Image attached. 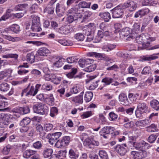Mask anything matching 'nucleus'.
Instances as JSON below:
<instances>
[{"label":"nucleus","instance_id":"f257e3e1","mask_svg":"<svg viewBox=\"0 0 159 159\" xmlns=\"http://www.w3.org/2000/svg\"><path fill=\"white\" fill-rule=\"evenodd\" d=\"M68 17L66 18V21L69 23H71L74 20H75L78 18L82 17V11L79 8H72L68 11Z\"/></svg>","mask_w":159,"mask_h":159},{"label":"nucleus","instance_id":"f03ea898","mask_svg":"<svg viewBox=\"0 0 159 159\" xmlns=\"http://www.w3.org/2000/svg\"><path fill=\"white\" fill-rule=\"evenodd\" d=\"M33 110L36 113L42 115H46L48 111V108L45 104L39 103L34 106Z\"/></svg>","mask_w":159,"mask_h":159},{"label":"nucleus","instance_id":"7ed1b4c3","mask_svg":"<svg viewBox=\"0 0 159 159\" xmlns=\"http://www.w3.org/2000/svg\"><path fill=\"white\" fill-rule=\"evenodd\" d=\"M31 18L32 20L31 29L34 32L40 31L41 28L40 27L39 18L34 15H31Z\"/></svg>","mask_w":159,"mask_h":159},{"label":"nucleus","instance_id":"20e7f679","mask_svg":"<svg viewBox=\"0 0 159 159\" xmlns=\"http://www.w3.org/2000/svg\"><path fill=\"white\" fill-rule=\"evenodd\" d=\"M148 107L145 103L140 102L138 104L135 111V115L137 117L139 118L143 113H145L148 110Z\"/></svg>","mask_w":159,"mask_h":159},{"label":"nucleus","instance_id":"39448f33","mask_svg":"<svg viewBox=\"0 0 159 159\" xmlns=\"http://www.w3.org/2000/svg\"><path fill=\"white\" fill-rule=\"evenodd\" d=\"M131 156L133 159H143L147 155V152L145 151H141L140 152L132 151L131 152Z\"/></svg>","mask_w":159,"mask_h":159},{"label":"nucleus","instance_id":"423d86ee","mask_svg":"<svg viewBox=\"0 0 159 159\" xmlns=\"http://www.w3.org/2000/svg\"><path fill=\"white\" fill-rule=\"evenodd\" d=\"M62 133L60 132H56L54 133L49 134L47 136L49 139V143L51 145L54 144L58 139L61 135Z\"/></svg>","mask_w":159,"mask_h":159},{"label":"nucleus","instance_id":"0eeeda50","mask_svg":"<svg viewBox=\"0 0 159 159\" xmlns=\"http://www.w3.org/2000/svg\"><path fill=\"white\" fill-rule=\"evenodd\" d=\"M122 7L123 8H128L129 10L131 11L136 9L137 5L135 2L132 0H129L124 3Z\"/></svg>","mask_w":159,"mask_h":159},{"label":"nucleus","instance_id":"6e6552de","mask_svg":"<svg viewBox=\"0 0 159 159\" xmlns=\"http://www.w3.org/2000/svg\"><path fill=\"white\" fill-rule=\"evenodd\" d=\"M126 148H127V146L126 144H118L115 147V149L120 155L123 156L125 155L127 152Z\"/></svg>","mask_w":159,"mask_h":159},{"label":"nucleus","instance_id":"1a4fd4ad","mask_svg":"<svg viewBox=\"0 0 159 159\" xmlns=\"http://www.w3.org/2000/svg\"><path fill=\"white\" fill-rule=\"evenodd\" d=\"M112 17L113 18L121 17L124 13V10L120 7H117L112 10Z\"/></svg>","mask_w":159,"mask_h":159},{"label":"nucleus","instance_id":"9d476101","mask_svg":"<svg viewBox=\"0 0 159 159\" xmlns=\"http://www.w3.org/2000/svg\"><path fill=\"white\" fill-rule=\"evenodd\" d=\"M4 99L7 100V98L3 96L0 95V108H1L0 109V111L10 110V108L8 107L3 108L7 107L8 105V102L4 101Z\"/></svg>","mask_w":159,"mask_h":159},{"label":"nucleus","instance_id":"9b49d317","mask_svg":"<svg viewBox=\"0 0 159 159\" xmlns=\"http://www.w3.org/2000/svg\"><path fill=\"white\" fill-rule=\"evenodd\" d=\"M85 36H87V40L88 41L90 42L92 41L93 38V34L91 32V29L89 27L86 29H84L83 30V34Z\"/></svg>","mask_w":159,"mask_h":159},{"label":"nucleus","instance_id":"f8f14e48","mask_svg":"<svg viewBox=\"0 0 159 159\" xmlns=\"http://www.w3.org/2000/svg\"><path fill=\"white\" fill-rule=\"evenodd\" d=\"M130 143L137 150H139L140 151H143L144 149L143 147L146 144H148L146 143L145 142L143 141L140 143L135 142L134 141H130Z\"/></svg>","mask_w":159,"mask_h":159},{"label":"nucleus","instance_id":"ddd939ff","mask_svg":"<svg viewBox=\"0 0 159 159\" xmlns=\"http://www.w3.org/2000/svg\"><path fill=\"white\" fill-rule=\"evenodd\" d=\"M28 7L27 4H20L16 5L14 8V10L15 11H19L26 13V10Z\"/></svg>","mask_w":159,"mask_h":159},{"label":"nucleus","instance_id":"4468645a","mask_svg":"<svg viewBox=\"0 0 159 159\" xmlns=\"http://www.w3.org/2000/svg\"><path fill=\"white\" fill-rule=\"evenodd\" d=\"M124 125V127L127 128H129L133 127L134 125V123L133 121H129V119L126 117H125L123 119Z\"/></svg>","mask_w":159,"mask_h":159},{"label":"nucleus","instance_id":"2eb2a0df","mask_svg":"<svg viewBox=\"0 0 159 159\" xmlns=\"http://www.w3.org/2000/svg\"><path fill=\"white\" fill-rule=\"evenodd\" d=\"M53 150L49 148H45L43 150V155L44 158L49 157L53 153Z\"/></svg>","mask_w":159,"mask_h":159},{"label":"nucleus","instance_id":"dca6fc26","mask_svg":"<svg viewBox=\"0 0 159 159\" xmlns=\"http://www.w3.org/2000/svg\"><path fill=\"white\" fill-rule=\"evenodd\" d=\"M119 100L121 102V103L125 105L129 104V101L125 94L121 93L119 96Z\"/></svg>","mask_w":159,"mask_h":159},{"label":"nucleus","instance_id":"f3484780","mask_svg":"<svg viewBox=\"0 0 159 159\" xmlns=\"http://www.w3.org/2000/svg\"><path fill=\"white\" fill-rule=\"evenodd\" d=\"M39 55L45 56L50 53L49 50L46 48H40L37 51Z\"/></svg>","mask_w":159,"mask_h":159},{"label":"nucleus","instance_id":"a211bd4d","mask_svg":"<svg viewBox=\"0 0 159 159\" xmlns=\"http://www.w3.org/2000/svg\"><path fill=\"white\" fill-rule=\"evenodd\" d=\"M91 3L90 2H87L85 1H82L80 2L78 4V7H74L73 8H79L80 10L82 11V8H89Z\"/></svg>","mask_w":159,"mask_h":159},{"label":"nucleus","instance_id":"6ab92c4d","mask_svg":"<svg viewBox=\"0 0 159 159\" xmlns=\"http://www.w3.org/2000/svg\"><path fill=\"white\" fill-rule=\"evenodd\" d=\"M114 128L111 126H105L102 129L100 133L105 134L107 135L110 134L111 131H113Z\"/></svg>","mask_w":159,"mask_h":159},{"label":"nucleus","instance_id":"aec40b11","mask_svg":"<svg viewBox=\"0 0 159 159\" xmlns=\"http://www.w3.org/2000/svg\"><path fill=\"white\" fill-rule=\"evenodd\" d=\"M69 157L71 159H77L79 157V154L76 151H75L73 149L70 150L69 152Z\"/></svg>","mask_w":159,"mask_h":159},{"label":"nucleus","instance_id":"412c9836","mask_svg":"<svg viewBox=\"0 0 159 159\" xmlns=\"http://www.w3.org/2000/svg\"><path fill=\"white\" fill-rule=\"evenodd\" d=\"M99 16L103 20L107 22L111 19L110 14L108 12H105L103 13H100Z\"/></svg>","mask_w":159,"mask_h":159},{"label":"nucleus","instance_id":"4be33fe9","mask_svg":"<svg viewBox=\"0 0 159 159\" xmlns=\"http://www.w3.org/2000/svg\"><path fill=\"white\" fill-rule=\"evenodd\" d=\"M64 10L63 7L62 5L58 3L57 4L56 11L58 15L62 16V14L63 13Z\"/></svg>","mask_w":159,"mask_h":159},{"label":"nucleus","instance_id":"5701e85b","mask_svg":"<svg viewBox=\"0 0 159 159\" xmlns=\"http://www.w3.org/2000/svg\"><path fill=\"white\" fill-rule=\"evenodd\" d=\"M44 77L45 80L47 81H53L57 79L60 81L59 79L57 78L56 75L54 74H47L45 75Z\"/></svg>","mask_w":159,"mask_h":159},{"label":"nucleus","instance_id":"b1692460","mask_svg":"<svg viewBox=\"0 0 159 159\" xmlns=\"http://www.w3.org/2000/svg\"><path fill=\"white\" fill-rule=\"evenodd\" d=\"M83 93L84 92L83 91L80 93V95L74 98L72 101L75 102L82 104L83 102Z\"/></svg>","mask_w":159,"mask_h":159},{"label":"nucleus","instance_id":"393cba45","mask_svg":"<svg viewBox=\"0 0 159 159\" xmlns=\"http://www.w3.org/2000/svg\"><path fill=\"white\" fill-rule=\"evenodd\" d=\"M150 104L154 109L157 111L159 110V102L157 100L154 99L152 100L150 102Z\"/></svg>","mask_w":159,"mask_h":159},{"label":"nucleus","instance_id":"a878e982","mask_svg":"<svg viewBox=\"0 0 159 159\" xmlns=\"http://www.w3.org/2000/svg\"><path fill=\"white\" fill-rule=\"evenodd\" d=\"M148 121L147 120H139L137 121L135 123L136 125L139 127H144L148 125Z\"/></svg>","mask_w":159,"mask_h":159},{"label":"nucleus","instance_id":"bb28decb","mask_svg":"<svg viewBox=\"0 0 159 159\" xmlns=\"http://www.w3.org/2000/svg\"><path fill=\"white\" fill-rule=\"evenodd\" d=\"M130 31L129 28L123 29L120 32V36L127 37L130 34Z\"/></svg>","mask_w":159,"mask_h":159},{"label":"nucleus","instance_id":"cd10ccee","mask_svg":"<svg viewBox=\"0 0 159 159\" xmlns=\"http://www.w3.org/2000/svg\"><path fill=\"white\" fill-rule=\"evenodd\" d=\"M35 151L32 150H27L25 151L23 153V156L26 158H28L30 157L32 154H34Z\"/></svg>","mask_w":159,"mask_h":159},{"label":"nucleus","instance_id":"c85d7f7f","mask_svg":"<svg viewBox=\"0 0 159 159\" xmlns=\"http://www.w3.org/2000/svg\"><path fill=\"white\" fill-rule=\"evenodd\" d=\"M58 32L62 34L66 35L69 33L70 31L68 28L62 26L58 30Z\"/></svg>","mask_w":159,"mask_h":159},{"label":"nucleus","instance_id":"c756f323","mask_svg":"<svg viewBox=\"0 0 159 159\" xmlns=\"http://www.w3.org/2000/svg\"><path fill=\"white\" fill-rule=\"evenodd\" d=\"M93 93L92 92H87L84 97V100L86 102H89L91 100L93 97Z\"/></svg>","mask_w":159,"mask_h":159},{"label":"nucleus","instance_id":"7c9ffc66","mask_svg":"<svg viewBox=\"0 0 159 159\" xmlns=\"http://www.w3.org/2000/svg\"><path fill=\"white\" fill-rule=\"evenodd\" d=\"M9 88V85L6 83H3L0 85V90L2 91H7Z\"/></svg>","mask_w":159,"mask_h":159},{"label":"nucleus","instance_id":"2f4dec72","mask_svg":"<svg viewBox=\"0 0 159 159\" xmlns=\"http://www.w3.org/2000/svg\"><path fill=\"white\" fill-rule=\"evenodd\" d=\"M87 54L88 56L95 57L100 60L102 59V57H103V55L101 53L94 52H89Z\"/></svg>","mask_w":159,"mask_h":159},{"label":"nucleus","instance_id":"473e14b6","mask_svg":"<svg viewBox=\"0 0 159 159\" xmlns=\"http://www.w3.org/2000/svg\"><path fill=\"white\" fill-rule=\"evenodd\" d=\"M101 60H103L106 61V62L105 63V65L107 66H111V64L112 63L113 60L110 59L108 57H106L104 54L103 55V57H102V59Z\"/></svg>","mask_w":159,"mask_h":159},{"label":"nucleus","instance_id":"72a5a7b5","mask_svg":"<svg viewBox=\"0 0 159 159\" xmlns=\"http://www.w3.org/2000/svg\"><path fill=\"white\" fill-rule=\"evenodd\" d=\"M30 119L28 117H26L20 121V125L21 126H25L28 125L30 122Z\"/></svg>","mask_w":159,"mask_h":159},{"label":"nucleus","instance_id":"f704fd0d","mask_svg":"<svg viewBox=\"0 0 159 159\" xmlns=\"http://www.w3.org/2000/svg\"><path fill=\"white\" fill-rule=\"evenodd\" d=\"M99 155L100 159H108L107 153L103 150L99 151Z\"/></svg>","mask_w":159,"mask_h":159},{"label":"nucleus","instance_id":"c9c22d12","mask_svg":"<svg viewBox=\"0 0 159 159\" xmlns=\"http://www.w3.org/2000/svg\"><path fill=\"white\" fill-rule=\"evenodd\" d=\"M12 16L11 14L10 13V12L7 11L6 13L0 18V21L2 20L5 21Z\"/></svg>","mask_w":159,"mask_h":159},{"label":"nucleus","instance_id":"e433bc0d","mask_svg":"<svg viewBox=\"0 0 159 159\" xmlns=\"http://www.w3.org/2000/svg\"><path fill=\"white\" fill-rule=\"evenodd\" d=\"M113 81V79L111 78L106 77L102 79V82L104 83L105 85H108L112 83Z\"/></svg>","mask_w":159,"mask_h":159},{"label":"nucleus","instance_id":"4c0bfd02","mask_svg":"<svg viewBox=\"0 0 159 159\" xmlns=\"http://www.w3.org/2000/svg\"><path fill=\"white\" fill-rule=\"evenodd\" d=\"M11 30L16 33H18L20 31L19 26L17 24L12 25L10 28Z\"/></svg>","mask_w":159,"mask_h":159},{"label":"nucleus","instance_id":"58836bf2","mask_svg":"<svg viewBox=\"0 0 159 159\" xmlns=\"http://www.w3.org/2000/svg\"><path fill=\"white\" fill-rule=\"evenodd\" d=\"M26 59L27 61L31 63H33L34 61L35 56L33 53H28L26 56Z\"/></svg>","mask_w":159,"mask_h":159},{"label":"nucleus","instance_id":"ea45409f","mask_svg":"<svg viewBox=\"0 0 159 159\" xmlns=\"http://www.w3.org/2000/svg\"><path fill=\"white\" fill-rule=\"evenodd\" d=\"M96 66L95 64H92L87 66L85 69V70L88 72H91L94 70L96 68Z\"/></svg>","mask_w":159,"mask_h":159},{"label":"nucleus","instance_id":"a19ab883","mask_svg":"<svg viewBox=\"0 0 159 159\" xmlns=\"http://www.w3.org/2000/svg\"><path fill=\"white\" fill-rule=\"evenodd\" d=\"M36 130L39 132V134L41 136H44L46 134V133L43 131V127L40 125H38L36 126Z\"/></svg>","mask_w":159,"mask_h":159},{"label":"nucleus","instance_id":"79ce46f5","mask_svg":"<svg viewBox=\"0 0 159 159\" xmlns=\"http://www.w3.org/2000/svg\"><path fill=\"white\" fill-rule=\"evenodd\" d=\"M61 140L63 142L64 147H65L68 145L69 143L70 138L68 136H65L63 137Z\"/></svg>","mask_w":159,"mask_h":159},{"label":"nucleus","instance_id":"37998d69","mask_svg":"<svg viewBox=\"0 0 159 159\" xmlns=\"http://www.w3.org/2000/svg\"><path fill=\"white\" fill-rule=\"evenodd\" d=\"M3 35V37L8 40L10 41H11L13 42H14L16 41L19 39V38H18L17 37L13 38L10 35H6V34H2Z\"/></svg>","mask_w":159,"mask_h":159},{"label":"nucleus","instance_id":"c03bdc74","mask_svg":"<svg viewBox=\"0 0 159 159\" xmlns=\"http://www.w3.org/2000/svg\"><path fill=\"white\" fill-rule=\"evenodd\" d=\"M92 141L91 139L89 138L86 139L83 142V144L85 146H88L89 148H91L92 145Z\"/></svg>","mask_w":159,"mask_h":159},{"label":"nucleus","instance_id":"a18cd8bd","mask_svg":"<svg viewBox=\"0 0 159 159\" xmlns=\"http://www.w3.org/2000/svg\"><path fill=\"white\" fill-rule=\"evenodd\" d=\"M8 116L7 114H0V125H1L8 118Z\"/></svg>","mask_w":159,"mask_h":159},{"label":"nucleus","instance_id":"49530a36","mask_svg":"<svg viewBox=\"0 0 159 159\" xmlns=\"http://www.w3.org/2000/svg\"><path fill=\"white\" fill-rule=\"evenodd\" d=\"M58 112L57 108L55 107H53L51 109L50 116L52 117H53L57 114Z\"/></svg>","mask_w":159,"mask_h":159},{"label":"nucleus","instance_id":"de8ad7c7","mask_svg":"<svg viewBox=\"0 0 159 159\" xmlns=\"http://www.w3.org/2000/svg\"><path fill=\"white\" fill-rule=\"evenodd\" d=\"M54 7L53 6L47 7L44 9V11L49 14H52L54 10Z\"/></svg>","mask_w":159,"mask_h":159},{"label":"nucleus","instance_id":"09e8293b","mask_svg":"<svg viewBox=\"0 0 159 159\" xmlns=\"http://www.w3.org/2000/svg\"><path fill=\"white\" fill-rule=\"evenodd\" d=\"M75 38L79 41H82L84 38V36L81 33H78L75 36Z\"/></svg>","mask_w":159,"mask_h":159},{"label":"nucleus","instance_id":"8fccbe9b","mask_svg":"<svg viewBox=\"0 0 159 159\" xmlns=\"http://www.w3.org/2000/svg\"><path fill=\"white\" fill-rule=\"evenodd\" d=\"M18 55L16 54H8L2 55V57L4 58H12L16 59L18 58Z\"/></svg>","mask_w":159,"mask_h":159},{"label":"nucleus","instance_id":"3c124183","mask_svg":"<svg viewBox=\"0 0 159 159\" xmlns=\"http://www.w3.org/2000/svg\"><path fill=\"white\" fill-rule=\"evenodd\" d=\"M77 69L76 68H73L72 69V71L68 73L66 75L68 78H71L74 77V75L77 72Z\"/></svg>","mask_w":159,"mask_h":159},{"label":"nucleus","instance_id":"603ef678","mask_svg":"<svg viewBox=\"0 0 159 159\" xmlns=\"http://www.w3.org/2000/svg\"><path fill=\"white\" fill-rule=\"evenodd\" d=\"M156 125L153 124L147 127V130L148 132H154L156 131Z\"/></svg>","mask_w":159,"mask_h":159},{"label":"nucleus","instance_id":"864d4df0","mask_svg":"<svg viewBox=\"0 0 159 159\" xmlns=\"http://www.w3.org/2000/svg\"><path fill=\"white\" fill-rule=\"evenodd\" d=\"M33 146L36 149H40L42 146L41 142L40 141H37L33 144Z\"/></svg>","mask_w":159,"mask_h":159},{"label":"nucleus","instance_id":"5fc2aeb1","mask_svg":"<svg viewBox=\"0 0 159 159\" xmlns=\"http://www.w3.org/2000/svg\"><path fill=\"white\" fill-rule=\"evenodd\" d=\"M42 89L47 91H50L52 89V86L51 84H44L42 85Z\"/></svg>","mask_w":159,"mask_h":159},{"label":"nucleus","instance_id":"6e6d98bb","mask_svg":"<svg viewBox=\"0 0 159 159\" xmlns=\"http://www.w3.org/2000/svg\"><path fill=\"white\" fill-rule=\"evenodd\" d=\"M64 152L62 151H60L57 154H52V155L50 157V159H57L60 156V154Z\"/></svg>","mask_w":159,"mask_h":159},{"label":"nucleus","instance_id":"4d7b16f0","mask_svg":"<svg viewBox=\"0 0 159 159\" xmlns=\"http://www.w3.org/2000/svg\"><path fill=\"white\" fill-rule=\"evenodd\" d=\"M83 14L84 16L83 19L84 20L90 17L91 16L92 13L90 11H88L84 12Z\"/></svg>","mask_w":159,"mask_h":159},{"label":"nucleus","instance_id":"13d9d810","mask_svg":"<svg viewBox=\"0 0 159 159\" xmlns=\"http://www.w3.org/2000/svg\"><path fill=\"white\" fill-rule=\"evenodd\" d=\"M10 149V146L9 145H7L3 148V150H2V152L4 154L7 155L9 152Z\"/></svg>","mask_w":159,"mask_h":159},{"label":"nucleus","instance_id":"bf43d9fd","mask_svg":"<svg viewBox=\"0 0 159 159\" xmlns=\"http://www.w3.org/2000/svg\"><path fill=\"white\" fill-rule=\"evenodd\" d=\"M145 15V11L144 10H140L136 12L134 15V17L137 18L139 16L141 17Z\"/></svg>","mask_w":159,"mask_h":159},{"label":"nucleus","instance_id":"052dcab7","mask_svg":"<svg viewBox=\"0 0 159 159\" xmlns=\"http://www.w3.org/2000/svg\"><path fill=\"white\" fill-rule=\"evenodd\" d=\"M156 138L157 136L155 135L151 134L149 136L148 141L149 143H152L155 141Z\"/></svg>","mask_w":159,"mask_h":159},{"label":"nucleus","instance_id":"680f3d73","mask_svg":"<svg viewBox=\"0 0 159 159\" xmlns=\"http://www.w3.org/2000/svg\"><path fill=\"white\" fill-rule=\"evenodd\" d=\"M77 59L75 56H72L67 57L66 59V61L69 63H72L75 62Z\"/></svg>","mask_w":159,"mask_h":159},{"label":"nucleus","instance_id":"e2e57ef3","mask_svg":"<svg viewBox=\"0 0 159 159\" xmlns=\"http://www.w3.org/2000/svg\"><path fill=\"white\" fill-rule=\"evenodd\" d=\"M54 144L55 146L57 148H59L62 147H64L61 140H57Z\"/></svg>","mask_w":159,"mask_h":159},{"label":"nucleus","instance_id":"0e129e2a","mask_svg":"<svg viewBox=\"0 0 159 159\" xmlns=\"http://www.w3.org/2000/svg\"><path fill=\"white\" fill-rule=\"evenodd\" d=\"M44 129L47 131L53 130V125L51 124H46L44 126Z\"/></svg>","mask_w":159,"mask_h":159},{"label":"nucleus","instance_id":"69168bd1","mask_svg":"<svg viewBox=\"0 0 159 159\" xmlns=\"http://www.w3.org/2000/svg\"><path fill=\"white\" fill-rule=\"evenodd\" d=\"M25 14V12H20L17 13L16 14H11L12 16L15 17L16 18L19 19L22 17Z\"/></svg>","mask_w":159,"mask_h":159},{"label":"nucleus","instance_id":"338daca9","mask_svg":"<svg viewBox=\"0 0 159 159\" xmlns=\"http://www.w3.org/2000/svg\"><path fill=\"white\" fill-rule=\"evenodd\" d=\"M154 3L152 0H143V5L153 6Z\"/></svg>","mask_w":159,"mask_h":159},{"label":"nucleus","instance_id":"774afa93","mask_svg":"<svg viewBox=\"0 0 159 159\" xmlns=\"http://www.w3.org/2000/svg\"><path fill=\"white\" fill-rule=\"evenodd\" d=\"M150 72V68L149 66H146L143 69L142 73V74L146 75L149 74Z\"/></svg>","mask_w":159,"mask_h":159}]
</instances>
